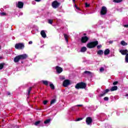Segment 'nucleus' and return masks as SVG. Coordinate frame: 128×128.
Returning <instances> with one entry per match:
<instances>
[{
	"label": "nucleus",
	"instance_id": "nucleus-1",
	"mask_svg": "<svg viewBox=\"0 0 128 128\" xmlns=\"http://www.w3.org/2000/svg\"><path fill=\"white\" fill-rule=\"evenodd\" d=\"M28 56L26 54H20L16 56L14 58V62H18L20 60H26V58H28Z\"/></svg>",
	"mask_w": 128,
	"mask_h": 128
},
{
	"label": "nucleus",
	"instance_id": "nucleus-2",
	"mask_svg": "<svg viewBox=\"0 0 128 128\" xmlns=\"http://www.w3.org/2000/svg\"><path fill=\"white\" fill-rule=\"evenodd\" d=\"M86 88V84L84 82H80L75 86V88L76 90H84Z\"/></svg>",
	"mask_w": 128,
	"mask_h": 128
},
{
	"label": "nucleus",
	"instance_id": "nucleus-3",
	"mask_svg": "<svg viewBox=\"0 0 128 128\" xmlns=\"http://www.w3.org/2000/svg\"><path fill=\"white\" fill-rule=\"evenodd\" d=\"M98 44V41H94L87 44L86 47L88 48H94Z\"/></svg>",
	"mask_w": 128,
	"mask_h": 128
},
{
	"label": "nucleus",
	"instance_id": "nucleus-4",
	"mask_svg": "<svg viewBox=\"0 0 128 128\" xmlns=\"http://www.w3.org/2000/svg\"><path fill=\"white\" fill-rule=\"evenodd\" d=\"M100 14L101 16H106V14H108V8L106 7L103 6L101 8V10L100 12Z\"/></svg>",
	"mask_w": 128,
	"mask_h": 128
},
{
	"label": "nucleus",
	"instance_id": "nucleus-5",
	"mask_svg": "<svg viewBox=\"0 0 128 128\" xmlns=\"http://www.w3.org/2000/svg\"><path fill=\"white\" fill-rule=\"evenodd\" d=\"M15 48L16 50H24V43H18L16 44Z\"/></svg>",
	"mask_w": 128,
	"mask_h": 128
},
{
	"label": "nucleus",
	"instance_id": "nucleus-6",
	"mask_svg": "<svg viewBox=\"0 0 128 128\" xmlns=\"http://www.w3.org/2000/svg\"><path fill=\"white\" fill-rule=\"evenodd\" d=\"M60 6V3L58 2V0H54L52 4V6L53 8H58Z\"/></svg>",
	"mask_w": 128,
	"mask_h": 128
},
{
	"label": "nucleus",
	"instance_id": "nucleus-7",
	"mask_svg": "<svg viewBox=\"0 0 128 128\" xmlns=\"http://www.w3.org/2000/svg\"><path fill=\"white\" fill-rule=\"evenodd\" d=\"M90 38L87 36H83L82 37L80 41L82 44H86L88 42Z\"/></svg>",
	"mask_w": 128,
	"mask_h": 128
},
{
	"label": "nucleus",
	"instance_id": "nucleus-8",
	"mask_svg": "<svg viewBox=\"0 0 128 128\" xmlns=\"http://www.w3.org/2000/svg\"><path fill=\"white\" fill-rule=\"evenodd\" d=\"M86 124L90 126V124H92V117H87L86 118Z\"/></svg>",
	"mask_w": 128,
	"mask_h": 128
},
{
	"label": "nucleus",
	"instance_id": "nucleus-9",
	"mask_svg": "<svg viewBox=\"0 0 128 128\" xmlns=\"http://www.w3.org/2000/svg\"><path fill=\"white\" fill-rule=\"evenodd\" d=\"M70 81L68 80H66L63 82V86L64 88H66L68 86H70Z\"/></svg>",
	"mask_w": 128,
	"mask_h": 128
},
{
	"label": "nucleus",
	"instance_id": "nucleus-10",
	"mask_svg": "<svg viewBox=\"0 0 128 128\" xmlns=\"http://www.w3.org/2000/svg\"><path fill=\"white\" fill-rule=\"evenodd\" d=\"M110 92V89H106L103 91L102 94H100L99 96L102 97V96H106V94H108Z\"/></svg>",
	"mask_w": 128,
	"mask_h": 128
},
{
	"label": "nucleus",
	"instance_id": "nucleus-11",
	"mask_svg": "<svg viewBox=\"0 0 128 128\" xmlns=\"http://www.w3.org/2000/svg\"><path fill=\"white\" fill-rule=\"evenodd\" d=\"M56 70L58 74H60V73L62 72V70H63L62 68L58 66H56Z\"/></svg>",
	"mask_w": 128,
	"mask_h": 128
},
{
	"label": "nucleus",
	"instance_id": "nucleus-12",
	"mask_svg": "<svg viewBox=\"0 0 128 128\" xmlns=\"http://www.w3.org/2000/svg\"><path fill=\"white\" fill-rule=\"evenodd\" d=\"M16 6L17 8H24V2H18Z\"/></svg>",
	"mask_w": 128,
	"mask_h": 128
},
{
	"label": "nucleus",
	"instance_id": "nucleus-13",
	"mask_svg": "<svg viewBox=\"0 0 128 128\" xmlns=\"http://www.w3.org/2000/svg\"><path fill=\"white\" fill-rule=\"evenodd\" d=\"M120 54L122 56H126V54H128V50H120Z\"/></svg>",
	"mask_w": 128,
	"mask_h": 128
},
{
	"label": "nucleus",
	"instance_id": "nucleus-14",
	"mask_svg": "<svg viewBox=\"0 0 128 128\" xmlns=\"http://www.w3.org/2000/svg\"><path fill=\"white\" fill-rule=\"evenodd\" d=\"M40 34L42 36V38H46V32L44 30H42L40 32Z\"/></svg>",
	"mask_w": 128,
	"mask_h": 128
},
{
	"label": "nucleus",
	"instance_id": "nucleus-15",
	"mask_svg": "<svg viewBox=\"0 0 128 128\" xmlns=\"http://www.w3.org/2000/svg\"><path fill=\"white\" fill-rule=\"evenodd\" d=\"M84 74H88V76H90L91 78L92 76V72L90 71H84Z\"/></svg>",
	"mask_w": 128,
	"mask_h": 128
},
{
	"label": "nucleus",
	"instance_id": "nucleus-16",
	"mask_svg": "<svg viewBox=\"0 0 128 128\" xmlns=\"http://www.w3.org/2000/svg\"><path fill=\"white\" fill-rule=\"evenodd\" d=\"M110 49H106L104 51V54L105 56H108V54H110Z\"/></svg>",
	"mask_w": 128,
	"mask_h": 128
},
{
	"label": "nucleus",
	"instance_id": "nucleus-17",
	"mask_svg": "<svg viewBox=\"0 0 128 128\" xmlns=\"http://www.w3.org/2000/svg\"><path fill=\"white\" fill-rule=\"evenodd\" d=\"M111 92H114V90H118V86H114L110 89Z\"/></svg>",
	"mask_w": 128,
	"mask_h": 128
},
{
	"label": "nucleus",
	"instance_id": "nucleus-18",
	"mask_svg": "<svg viewBox=\"0 0 128 128\" xmlns=\"http://www.w3.org/2000/svg\"><path fill=\"white\" fill-rule=\"evenodd\" d=\"M97 54L98 56H102V54H104V51L102 50H98L97 52Z\"/></svg>",
	"mask_w": 128,
	"mask_h": 128
},
{
	"label": "nucleus",
	"instance_id": "nucleus-19",
	"mask_svg": "<svg viewBox=\"0 0 128 128\" xmlns=\"http://www.w3.org/2000/svg\"><path fill=\"white\" fill-rule=\"evenodd\" d=\"M64 36L65 38V40H66V42H68V34H64Z\"/></svg>",
	"mask_w": 128,
	"mask_h": 128
},
{
	"label": "nucleus",
	"instance_id": "nucleus-20",
	"mask_svg": "<svg viewBox=\"0 0 128 128\" xmlns=\"http://www.w3.org/2000/svg\"><path fill=\"white\" fill-rule=\"evenodd\" d=\"M50 120H52V119L50 118L47 119L45 121H44V124H50Z\"/></svg>",
	"mask_w": 128,
	"mask_h": 128
},
{
	"label": "nucleus",
	"instance_id": "nucleus-21",
	"mask_svg": "<svg viewBox=\"0 0 128 128\" xmlns=\"http://www.w3.org/2000/svg\"><path fill=\"white\" fill-rule=\"evenodd\" d=\"M81 52H86V47H82L80 50Z\"/></svg>",
	"mask_w": 128,
	"mask_h": 128
},
{
	"label": "nucleus",
	"instance_id": "nucleus-22",
	"mask_svg": "<svg viewBox=\"0 0 128 128\" xmlns=\"http://www.w3.org/2000/svg\"><path fill=\"white\" fill-rule=\"evenodd\" d=\"M42 82L44 86H48V82L47 80H42Z\"/></svg>",
	"mask_w": 128,
	"mask_h": 128
},
{
	"label": "nucleus",
	"instance_id": "nucleus-23",
	"mask_svg": "<svg viewBox=\"0 0 128 128\" xmlns=\"http://www.w3.org/2000/svg\"><path fill=\"white\" fill-rule=\"evenodd\" d=\"M122 2V0H113V2H115L116 4Z\"/></svg>",
	"mask_w": 128,
	"mask_h": 128
},
{
	"label": "nucleus",
	"instance_id": "nucleus-24",
	"mask_svg": "<svg viewBox=\"0 0 128 128\" xmlns=\"http://www.w3.org/2000/svg\"><path fill=\"white\" fill-rule=\"evenodd\" d=\"M5 64H4V63L0 64V70H2L4 68V66Z\"/></svg>",
	"mask_w": 128,
	"mask_h": 128
},
{
	"label": "nucleus",
	"instance_id": "nucleus-25",
	"mask_svg": "<svg viewBox=\"0 0 128 128\" xmlns=\"http://www.w3.org/2000/svg\"><path fill=\"white\" fill-rule=\"evenodd\" d=\"M42 122V121L40 120H38V121H36L34 122V126H38Z\"/></svg>",
	"mask_w": 128,
	"mask_h": 128
},
{
	"label": "nucleus",
	"instance_id": "nucleus-26",
	"mask_svg": "<svg viewBox=\"0 0 128 128\" xmlns=\"http://www.w3.org/2000/svg\"><path fill=\"white\" fill-rule=\"evenodd\" d=\"M120 44L122 46H128V43L126 42L124 40L122 41Z\"/></svg>",
	"mask_w": 128,
	"mask_h": 128
},
{
	"label": "nucleus",
	"instance_id": "nucleus-27",
	"mask_svg": "<svg viewBox=\"0 0 128 128\" xmlns=\"http://www.w3.org/2000/svg\"><path fill=\"white\" fill-rule=\"evenodd\" d=\"M32 87H30L29 88L28 90V96H30V92H32Z\"/></svg>",
	"mask_w": 128,
	"mask_h": 128
},
{
	"label": "nucleus",
	"instance_id": "nucleus-28",
	"mask_svg": "<svg viewBox=\"0 0 128 128\" xmlns=\"http://www.w3.org/2000/svg\"><path fill=\"white\" fill-rule=\"evenodd\" d=\"M54 22V20H48V24H52V22Z\"/></svg>",
	"mask_w": 128,
	"mask_h": 128
},
{
	"label": "nucleus",
	"instance_id": "nucleus-29",
	"mask_svg": "<svg viewBox=\"0 0 128 128\" xmlns=\"http://www.w3.org/2000/svg\"><path fill=\"white\" fill-rule=\"evenodd\" d=\"M56 102V99H52L51 102H50V104H54V102Z\"/></svg>",
	"mask_w": 128,
	"mask_h": 128
},
{
	"label": "nucleus",
	"instance_id": "nucleus-30",
	"mask_svg": "<svg viewBox=\"0 0 128 128\" xmlns=\"http://www.w3.org/2000/svg\"><path fill=\"white\" fill-rule=\"evenodd\" d=\"M50 88H52V90H54V85L53 84H50Z\"/></svg>",
	"mask_w": 128,
	"mask_h": 128
},
{
	"label": "nucleus",
	"instance_id": "nucleus-31",
	"mask_svg": "<svg viewBox=\"0 0 128 128\" xmlns=\"http://www.w3.org/2000/svg\"><path fill=\"white\" fill-rule=\"evenodd\" d=\"M125 60H126V62H128V53L126 56Z\"/></svg>",
	"mask_w": 128,
	"mask_h": 128
},
{
	"label": "nucleus",
	"instance_id": "nucleus-32",
	"mask_svg": "<svg viewBox=\"0 0 128 128\" xmlns=\"http://www.w3.org/2000/svg\"><path fill=\"white\" fill-rule=\"evenodd\" d=\"M118 84V81H115L113 82V85L114 86H116V84Z\"/></svg>",
	"mask_w": 128,
	"mask_h": 128
},
{
	"label": "nucleus",
	"instance_id": "nucleus-33",
	"mask_svg": "<svg viewBox=\"0 0 128 128\" xmlns=\"http://www.w3.org/2000/svg\"><path fill=\"white\" fill-rule=\"evenodd\" d=\"M0 16H6V14L4 12H2L0 13Z\"/></svg>",
	"mask_w": 128,
	"mask_h": 128
},
{
	"label": "nucleus",
	"instance_id": "nucleus-34",
	"mask_svg": "<svg viewBox=\"0 0 128 128\" xmlns=\"http://www.w3.org/2000/svg\"><path fill=\"white\" fill-rule=\"evenodd\" d=\"M48 100H44V101H43V104H44V106H46V104H48Z\"/></svg>",
	"mask_w": 128,
	"mask_h": 128
},
{
	"label": "nucleus",
	"instance_id": "nucleus-35",
	"mask_svg": "<svg viewBox=\"0 0 128 128\" xmlns=\"http://www.w3.org/2000/svg\"><path fill=\"white\" fill-rule=\"evenodd\" d=\"M85 6H86V8H89L90 7V4H88L87 2L85 3Z\"/></svg>",
	"mask_w": 128,
	"mask_h": 128
},
{
	"label": "nucleus",
	"instance_id": "nucleus-36",
	"mask_svg": "<svg viewBox=\"0 0 128 128\" xmlns=\"http://www.w3.org/2000/svg\"><path fill=\"white\" fill-rule=\"evenodd\" d=\"M104 100H105L106 102V101L108 100V97H104Z\"/></svg>",
	"mask_w": 128,
	"mask_h": 128
},
{
	"label": "nucleus",
	"instance_id": "nucleus-37",
	"mask_svg": "<svg viewBox=\"0 0 128 128\" xmlns=\"http://www.w3.org/2000/svg\"><path fill=\"white\" fill-rule=\"evenodd\" d=\"M96 46H97V48L98 50H100V48L102 46V45L100 44V45H98V46L97 45Z\"/></svg>",
	"mask_w": 128,
	"mask_h": 128
},
{
	"label": "nucleus",
	"instance_id": "nucleus-38",
	"mask_svg": "<svg viewBox=\"0 0 128 128\" xmlns=\"http://www.w3.org/2000/svg\"><path fill=\"white\" fill-rule=\"evenodd\" d=\"M82 120V118H78L76 119V121L80 122V120Z\"/></svg>",
	"mask_w": 128,
	"mask_h": 128
},
{
	"label": "nucleus",
	"instance_id": "nucleus-39",
	"mask_svg": "<svg viewBox=\"0 0 128 128\" xmlns=\"http://www.w3.org/2000/svg\"><path fill=\"white\" fill-rule=\"evenodd\" d=\"M100 70V72H104V68H101Z\"/></svg>",
	"mask_w": 128,
	"mask_h": 128
},
{
	"label": "nucleus",
	"instance_id": "nucleus-40",
	"mask_svg": "<svg viewBox=\"0 0 128 128\" xmlns=\"http://www.w3.org/2000/svg\"><path fill=\"white\" fill-rule=\"evenodd\" d=\"M74 106L80 107V106H82V104H78L75 106Z\"/></svg>",
	"mask_w": 128,
	"mask_h": 128
},
{
	"label": "nucleus",
	"instance_id": "nucleus-41",
	"mask_svg": "<svg viewBox=\"0 0 128 128\" xmlns=\"http://www.w3.org/2000/svg\"><path fill=\"white\" fill-rule=\"evenodd\" d=\"M75 8H76V10H80V8L78 7V6H76V4H75Z\"/></svg>",
	"mask_w": 128,
	"mask_h": 128
},
{
	"label": "nucleus",
	"instance_id": "nucleus-42",
	"mask_svg": "<svg viewBox=\"0 0 128 128\" xmlns=\"http://www.w3.org/2000/svg\"><path fill=\"white\" fill-rule=\"evenodd\" d=\"M28 44H32V41H30V42H28Z\"/></svg>",
	"mask_w": 128,
	"mask_h": 128
},
{
	"label": "nucleus",
	"instance_id": "nucleus-43",
	"mask_svg": "<svg viewBox=\"0 0 128 128\" xmlns=\"http://www.w3.org/2000/svg\"><path fill=\"white\" fill-rule=\"evenodd\" d=\"M71 110H74V107H72L70 108Z\"/></svg>",
	"mask_w": 128,
	"mask_h": 128
},
{
	"label": "nucleus",
	"instance_id": "nucleus-44",
	"mask_svg": "<svg viewBox=\"0 0 128 128\" xmlns=\"http://www.w3.org/2000/svg\"><path fill=\"white\" fill-rule=\"evenodd\" d=\"M124 28H128V24L124 26Z\"/></svg>",
	"mask_w": 128,
	"mask_h": 128
},
{
	"label": "nucleus",
	"instance_id": "nucleus-45",
	"mask_svg": "<svg viewBox=\"0 0 128 128\" xmlns=\"http://www.w3.org/2000/svg\"><path fill=\"white\" fill-rule=\"evenodd\" d=\"M35 2H40L42 0H34Z\"/></svg>",
	"mask_w": 128,
	"mask_h": 128
},
{
	"label": "nucleus",
	"instance_id": "nucleus-46",
	"mask_svg": "<svg viewBox=\"0 0 128 128\" xmlns=\"http://www.w3.org/2000/svg\"><path fill=\"white\" fill-rule=\"evenodd\" d=\"M8 96H10V92H7Z\"/></svg>",
	"mask_w": 128,
	"mask_h": 128
},
{
	"label": "nucleus",
	"instance_id": "nucleus-47",
	"mask_svg": "<svg viewBox=\"0 0 128 128\" xmlns=\"http://www.w3.org/2000/svg\"><path fill=\"white\" fill-rule=\"evenodd\" d=\"M112 41H110L109 44H112Z\"/></svg>",
	"mask_w": 128,
	"mask_h": 128
},
{
	"label": "nucleus",
	"instance_id": "nucleus-48",
	"mask_svg": "<svg viewBox=\"0 0 128 128\" xmlns=\"http://www.w3.org/2000/svg\"><path fill=\"white\" fill-rule=\"evenodd\" d=\"M73 2H76V0H72Z\"/></svg>",
	"mask_w": 128,
	"mask_h": 128
},
{
	"label": "nucleus",
	"instance_id": "nucleus-49",
	"mask_svg": "<svg viewBox=\"0 0 128 128\" xmlns=\"http://www.w3.org/2000/svg\"><path fill=\"white\" fill-rule=\"evenodd\" d=\"M38 110H42V108H38Z\"/></svg>",
	"mask_w": 128,
	"mask_h": 128
},
{
	"label": "nucleus",
	"instance_id": "nucleus-50",
	"mask_svg": "<svg viewBox=\"0 0 128 128\" xmlns=\"http://www.w3.org/2000/svg\"><path fill=\"white\" fill-rule=\"evenodd\" d=\"M2 56H0V60H2Z\"/></svg>",
	"mask_w": 128,
	"mask_h": 128
},
{
	"label": "nucleus",
	"instance_id": "nucleus-51",
	"mask_svg": "<svg viewBox=\"0 0 128 128\" xmlns=\"http://www.w3.org/2000/svg\"><path fill=\"white\" fill-rule=\"evenodd\" d=\"M126 96H128V94H126Z\"/></svg>",
	"mask_w": 128,
	"mask_h": 128
},
{
	"label": "nucleus",
	"instance_id": "nucleus-52",
	"mask_svg": "<svg viewBox=\"0 0 128 128\" xmlns=\"http://www.w3.org/2000/svg\"><path fill=\"white\" fill-rule=\"evenodd\" d=\"M86 34L84 33V36H86Z\"/></svg>",
	"mask_w": 128,
	"mask_h": 128
},
{
	"label": "nucleus",
	"instance_id": "nucleus-53",
	"mask_svg": "<svg viewBox=\"0 0 128 128\" xmlns=\"http://www.w3.org/2000/svg\"><path fill=\"white\" fill-rule=\"evenodd\" d=\"M2 48V46H0V50Z\"/></svg>",
	"mask_w": 128,
	"mask_h": 128
},
{
	"label": "nucleus",
	"instance_id": "nucleus-54",
	"mask_svg": "<svg viewBox=\"0 0 128 128\" xmlns=\"http://www.w3.org/2000/svg\"><path fill=\"white\" fill-rule=\"evenodd\" d=\"M22 64H23L22 62Z\"/></svg>",
	"mask_w": 128,
	"mask_h": 128
},
{
	"label": "nucleus",
	"instance_id": "nucleus-55",
	"mask_svg": "<svg viewBox=\"0 0 128 128\" xmlns=\"http://www.w3.org/2000/svg\"><path fill=\"white\" fill-rule=\"evenodd\" d=\"M2 120V122H4V120Z\"/></svg>",
	"mask_w": 128,
	"mask_h": 128
}]
</instances>
